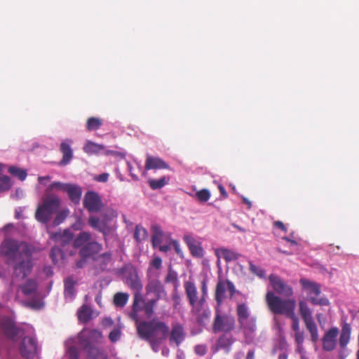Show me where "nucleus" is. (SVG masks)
<instances>
[{
	"mask_svg": "<svg viewBox=\"0 0 359 359\" xmlns=\"http://www.w3.org/2000/svg\"><path fill=\"white\" fill-rule=\"evenodd\" d=\"M136 327L139 337L148 341L154 352L159 351V346L169 333L168 326L156 318L141 321Z\"/></svg>",
	"mask_w": 359,
	"mask_h": 359,
	"instance_id": "f257e3e1",
	"label": "nucleus"
},
{
	"mask_svg": "<svg viewBox=\"0 0 359 359\" xmlns=\"http://www.w3.org/2000/svg\"><path fill=\"white\" fill-rule=\"evenodd\" d=\"M266 303L270 311L275 315H285L292 320V329L295 332H299V320L294 311L296 301L294 299H283L272 292H267L265 297Z\"/></svg>",
	"mask_w": 359,
	"mask_h": 359,
	"instance_id": "f03ea898",
	"label": "nucleus"
},
{
	"mask_svg": "<svg viewBox=\"0 0 359 359\" xmlns=\"http://www.w3.org/2000/svg\"><path fill=\"white\" fill-rule=\"evenodd\" d=\"M29 246L24 242L12 238H6L0 245V255L7 259L8 264H12L23 257H32Z\"/></svg>",
	"mask_w": 359,
	"mask_h": 359,
	"instance_id": "7ed1b4c3",
	"label": "nucleus"
},
{
	"mask_svg": "<svg viewBox=\"0 0 359 359\" xmlns=\"http://www.w3.org/2000/svg\"><path fill=\"white\" fill-rule=\"evenodd\" d=\"M102 339V334L96 329H83L78 334L79 345L87 353V357L90 359H98L102 355L101 350L95 346Z\"/></svg>",
	"mask_w": 359,
	"mask_h": 359,
	"instance_id": "20e7f679",
	"label": "nucleus"
},
{
	"mask_svg": "<svg viewBox=\"0 0 359 359\" xmlns=\"http://www.w3.org/2000/svg\"><path fill=\"white\" fill-rule=\"evenodd\" d=\"M60 199L54 194H46L43 198V204L39 205L35 213V217L41 223H47L55 213L60 205Z\"/></svg>",
	"mask_w": 359,
	"mask_h": 359,
	"instance_id": "39448f33",
	"label": "nucleus"
},
{
	"mask_svg": "<svg viewBox=\"0 0 359 359\" xmlns=\"http://www.w3.org/2000/svg\"><path fill=\"white\" fill-rule=\"evenodd\" d=\"M299 313L305 327L311 334V339L313 343H316L319 339V334L317 325L312 316V311L306 303L303 301L299 302Z\"/></svg>",
	"mask_w": 359,
	"mask_h": 359,
	"instance_id": "423d86ee",
	"label": "nucleus"
},
{
	"mask_svg": "<svg viewBox=\"0 0 359 359\" xmlns=\"http://www.w3.org/2000/svg\"><path fill=\"white\" fill-rule=\"evenodd\" d=\"M234 328V318L227 314H222L220 307L215 306V316L212 323L213 332H223L228 333L233 330Z\"/></svg>",
	"mask_w": 359,
	"mask_h": 359,
	"instance_id": "0eeeda50",
	"label": "nucleus"
},
{
	"mask_svg": "<svg viewBox=\"0 0 359 359\" xmlns=\"http://www.w3.org/2000/svg\"><path fill=\"white\" fill-rule=\"evenodd\" d=\"M303 289L310 297V302L313 304L327 305L329 302L327 299H318L320 294V286L319 284L311 281L306 278H301L299 280Z\"/></svg>",
	"mask_w": 359,
	"mask_h": 359,
	"instance_id": "6e6552de",
	"label": "nucleus"
},
{
	"mask_svg": "<svg viewBox=\"0 0 359 359\" xmlns=\"http://www.w3.org/2000/svg\"><path fill=\"white\" fill-rule=\"evenodd\" d=\"M19 351L21 356L25 359H34L39 353L37 341L32 337H25L22 339Z\"/></svg>",
	"mask_w": 359,
	"mask_h": 359,
	"instance_id": "1a4fd4ad",
	"label": "nucleus"
},
{
	"mask_svg": "<svg viewBox=\"0 0 359 359\" xmlns=\"http://www.w3.org/2000/svg\"><path fill=\"white\" fill-rule=\"evenodd\" d=\"M269 280L273 290V293L286 297V299H290V297L293 295L292 287L283 280L280 277L275 274H271L269 277ZM273 292V291H271Z\"/></svg>",
	"mask_w": 359,
	"mask_h": 359,
	"instance_id": "9d476101",
	"label": "nucleus"
},
{
	"mask_svg": "<svg viewBox=\"0 0 359 359\" xmlns=\"http://www.w3.org/2000/svg\"><path fill=\"white\" fill-rule=\"evenodd\" d=\"M83 205L89 212H97L101 210L103 204L97 193L88 191L84 195Z\"/></svg>",
	"mask_w": 359,
	"mask_h": 359,
	"instance_id": "9b49d317",
	"label": "nucleus"
},
{
	"mask_svg": "<svg viewBox=\"0 0 359 359\" xmlns=\"http://www.w3.org/2000/svg\"><path fill=\"white\" fill-rule=\"evenodd\" d=\"M0 327L5 336L13 341L16 340V337L22 331V329L17 327L15 322L9 317H4L1 319Z\"/></svg>",
	"mask_w": 359,
	"mask_h": 359,
	"instance_id": "f8f14e48",
	"label": "nucleus"
},
{
	"mask_svg": "<svg viewBox=\"0 0 359 359\" xmlns=\"http://www.w3.org/2000/svg\"><path fill=\"white\" fill-rule=\"evenodd\" d=\"M18 261L19 262L13 267L14 273L17 276H20L22 278H25L30 273L32 269L31 257H23Z\"/></svg>",
	"mask_w": 359,
	"mask_h": 359,
	"instance_id": "ddd939ff",
	"label": "nucleus"
},
{
	"mask_svg": "<svg viewBox=\"0 0 359 359\" xmlns=\"http://www.w3.org/2000/svg\"><path fill=\"white\" fill-rule=\"evenodd\" d=\"M339 330L337 327L329 329L323 337V348L327 351H331L336 347V338L338 335Z\"/></svg>",
	"mask_w": 359,
	"mask_h": 359,
	"instance_id": "4468645a",
	"label": "nucleus"
},
{
	"mask_svg": "<svg viewBox=\"0 0 359 359\" xmlns=\"http://www.w3.org/2000/svg\"><path fill=\"white\" fill-rule=\"evenodd\" d=\"M147 294L153 293L157 299H160L166 296V292L163 285L158 279H151L149 280L145 287Z\"/></svg>",
	"mask_w": 359,
	"mask_h": 359,
	"instance_id": "2eb2a0df",
	"label": "nucleus"
},
{
	"mask_svg": "<svg viewBox=\"0 0 359 359\" xmlns=\"http://www.w3.org/2000/svg\"><path fill=\"white\" fill-rule=\"evenodd\" d=\"M102 249V245L96 242L92 241L86 243L79 250L81 257H90L99 253Z\"/></svg>",
	"mask_w": 359,
	"mask_h": 359,
	"instance_id": "dca6fc26",
	"label": "nucleus"
},
{
	"mask_svg": "<svg viewBox=\"0 0 359 359\" xmlns=\"http://www.w3.org/2000/svg\"><path fill=\"white\" fill-rule=\"evenodd\" d=\"M185 333L183 326L178 323H174L170 332L169 339L170 343H175L179 346L184 339Z\"/></svg>",
	"mask_w": 359,
	"mask_h": 359,
	"instance_id": "f3484780",
	"label": "nucleus"
},
{
	"mask_svg": "<svg viewBox=\"0 0 359 359\" xmlns=\"http://www.w3.org/2000/svg\"><path fill=\"white\" fill-rule=\"evenodd\" d=\"M235 342V339L232 334H224L221 335L216 341V351L222 349L226 353H229L231 350V346Z\"/></svg>",
	"mask_w": 359,
	"mask_h": 359,
	"instance_id": "a211bd4d",
	"label": "nucleus"
},
{
	"mask_svg": "<svg viewBox=\"0 0 359 359\" xmlns=\"http://www.w3.org/2000/svg\"><path fill=\"white\" fill-rule=\"evenodd\" d=\"M88 224L94 229L103 233L104 236L110 233V227L106 220H101L95 216H90L88 218Z\"/></svg>",
	"mask_w": 359,
	"mask_h": 359,
	"instance_id": "6ab92c4d",
	"label": "nucleus"
},
{
	"mask_svg": "<svg viewBox=\"0 0 359 359\" xmlns=\"http://www.w3.org/2000/svg\"><path fill=\"white\" fill-rule=\"evenodd\" d=\"M144 168L147 170L152 169H167L170 170L169 165L159 157L147 156L145 161Z\"/></svg>",
	"mask_w": 359,
	"mask_h": 359,
	"instance_id": "aec40b11",
	"label": "nucleus"
},
{
	"mask_svg": "<svg viewBox=\"0 0 359 359\" xmlns=\"http://www.w3.org/2000/svg\"><path fill=\"white\" fill-rule=\"evenodd\" d=\"M184 287L189 304L194 307L198 301V291L196 285L194 283L187 280L184 282Z\"/></svg>",
	"mask_w": 359,
	"mask_h": 359,
	"instance_id": "412c9836",
	"label": "nucleus"
},
{
	"mask_svg": "<svg viewBox=\"0 0 359 359\" xmlns=\"http://www.w3.org/2000/svg\"><path fill=\"white\" fill-rule=\"evenodd\" d=\"M69 200L74 205H79L82 196V189L76 184H69L66 190Z\"/></svg>",
	"mask_w": 359,
	"mask_h": 359,
	"instance_id": "4be33fe9",
	"label": "nucleus"
},
{
	"mask_svg": "<svg viewBox=\"0 0 359 359\" xmlns=\"http://www.w3.org/2000/svg\"><path fill=\"white\" fill-rule=\"evenodd\" d=\"M215 255L218 259L223 258L226 262L235 261L239 258L241 255L232 250L220 248L215 250Z\"/></svg>",
	"mask_w": 359,
	"mask_h": 359,
	"instance_id": "5701e85b",
	"label": "nucleus"
},
{
	"mask_svg": "<svg viewBox=\"0 0 359 359\" xmlns=\"http://www.w3.org/2000/svg\"><path fill=\"white\" fill-rule=\"evenodd\" d=\"M226 289V281L223 280H219L217 283L215 292V299L217 303V306L220 307L223 300L224 299V294Z\"/></svg>",
	"mask_w": 359,
	"mask_h": 359,
	"instance_id": "b1692460",
	"label": "nucleus"
},
{
	"mask_svg": "<svg viewBox=\"0 0 359 359\" xmlns=\"http://www.w3.org/2000/svg\"><path fill=\"white\" fill-rule=\"evenodd\" d=\"M60 151L62 153V159L60 162V165L68 164L73 157V151L70 144L67 142H62L60 144Z\"/></svg>",
	"mask_w": 359,
	"mask_h": 359,
	"instance_id": "393cba45",
	"label": "nucleus"
},
{
	"mask_svg": "<svg viewBox=\"0 0 359 359\" xmlns=\"http://www.w3.org/2000/svg\"><path fill=\"white\" fill-rule=\"evenodd\" d=\"M351 325L345 323L341 328L339 337V345L341 348H344L349 342L351 338Z\"/></svg>",
	"mask_w": 359,
	"mask_h": 359,
	"instance_id": "a878e982",
	"label": "nucleus"
},
{
	"mask_svg": "<svg viewBox=\"0 0 359 359\" xmlns=\"http://www.w3.org/2000/svg\"><path fill=\"white\" fill-rule=\"evenodd\" d=\"M127 285L136 292H140L142 289V282L137 273L131 274L126 278Z\"/></svg>",
	"mask_w": 359,
	"mask_h": 359,
	"instance_id": "bb28decb",
	"label": "nucleus"
},
{
	"mask_svg": "<svg viewBox=\"0 0 359 359\" xmlns=\"http://www.w3.org/2000/svg\"><path fill=\"white\" fill-rule=\"evenodd\" d=\"M93 311L87 305H83L78 311V318L79 320L86 323L92 318Z\"/></svg>",
	"mask_w": 359,
	"mask_h": 359,
	"instance_id": "cd10ccee",
	"label": "nucleus"
},
{
	"mask_svg": "<svg viewBox=\"0 0 359 359\" xmlns=\"http://www.w3.org/2000/svg\"><path fill=\"white\" fill-rule=\"evenodd\" d=\"M236 313L240 325H243L244 321L247 320L249 318L248 308L246 304H238L236 309Z\"/></svg>",
	"mask_w": 359,
	"mask_h": 359,
	"instance_id": "c85d7f7f",
	"label": "nucleus"
},
{
	"mask_svg": "<svg viewBox=\"0 0 359 359\" xmlns=\"http://www.w3.org/2000/svg\"><path fill=\"white\" fill-rule=\"evenodd\" d=\"M69 183L61 182H53L48 185L46 189V194H51L53 191H62L66 193V190Z\"/></svg>",
	"mask_w": 359,
	"mask_h": 359,
	"instance_id": "c756f323",
	"label": "nucleus"
},
{
	"mask_svg": "<svg viewBox=\"0 0 359 359\" xmlns=\"http://www.w3.org/2000/svg\"><path fill=\"white\" fill-rule=\"evenodd\" d=\"M37 288L36 281L29 279L24 285H20V289L25 295H31L35 293Z\"/></svg>",
	"mask_w": 359,
	"mask_h": 359,
	"instance_id": "7c9ffc66",
	"label": "nucleus"
},
{
	"mask_svg": "<svg viewBox=\"0 0 359 359\" xmlns=\"http://www.w3.org/2000/svg\"><path fill=\"white\" fill-rule=\"evenodd\" d=\"M153 235L151 238L152 245L154 248H157L162 243L163 232L158 226H154L152 227Z\"/></svg>",
	"mask_w": 359,
	"mask_h": 359,
	"instance_id": "2f4dec72",
	"label": "nucleus"
},
{
	"mask_svg": "<svg viewBox=\"0 0 359 359\" xmlns=\"http://www.w3.org/2000/svg\"><path fill=\"white\" fill-rule=\"evenodd\" d=\"M75 284L76 282L74 280L72 277H67L64 280L65 285V295L66 297H72L75 293Z\"/></svg>",
	"mask_w": 359,
	"mask_h": 359,
	"instance_id": "473e14b6",
	"label": "nucleus"
},
{
	"mask_svg": "<svg viewBox=\"0 0 359 359\" xmlns=\"http://www.w3.org/2000/svg\"><path fill=\"white\" fill-rule=\"evenodd\" d=\"M103 123V121L100 118L90 117L86 121V127L87 130L93 131L98 130Z\"/></svg>",
	"mask_w": 359,
	"mask_h": 359,
	"instance_id": "72a5a7b5",
	"label": "nucleus"
},
{
	"mask_svg": "<svg viewBox=\"0 0 359 359\" xmlns=\"http://www.w3.org/2000/svg\"><path fill=\"white\" fill-rule=\"evenodd\" d=\"M90 238L91 234L89 232H81L74 241V246L75 248H82L84 245H86V243H88Z\"/></svg>",
	"mask_w": 359,
	"mask_h": 359,
	"instance_id": "f704fd0d",
	"label": "nucleus"
},
{
	"mask_svg": "<svg viewBox=\"0 0 359 359\" xmlns=\"http://www.w3.org/2000/svg\"><path fill=\"white\" fill-rule=\"evenodd\" d=\"M159 299L157 298L151 299L148 300L147 302L144 301L143 305V311L147 318H151L154 313V308L156 306L157 302Z\"/></svg>",
	"mask_w": 359,
	"mask_h": 359,
	"instance_id": "c9c22d12",
	"label": "nucleus"
},
{
	"mask_svg": "<svg viewBox=\"0 0 359 359\" xmlns=\"http://www.w3.org/2000/svg\"><path fill=\"white\" fill-rule=\"evenodd\" d=\"M104 149V147L101 144L88 141L83 147V151L88 154H98Z\"/></svg>",
	"mask_w": 359,
	"mask_h": 359,
	"instance_id": "e433bc0d",
	"label": "nucleus"
},
{
	"mask_svg": "<svg viewBox=\"0 0 359 359\" xmlns=\"http://www.w3.org/2000/svg\"><path fill=\"white\" fill-rule=\"evenodd\" d=\"M129 295L124 292H117L114 296L113 302L117 307L123 308L127 304Z\"/></svg>",
	"mask_w": 359,
	"mask_h": 359,
	"instance_id": "4c0bfd02",
	"label": "nucleus"
},
{
	"mask_svg": "<svg viewBox=\"0 0 359 359\" xmlns=\"http://www.w3.org/2000/svg\"><path fill=\"white\" fill-rule=\"evenodd\" d=\"M168 180L169 178L163 176L158 180L150 179L148 181V184L151 189L156 190L163 187L168 183Z\"/></svg>",
	"mask_w": 359,
	"mask_h": 359,
	"instance_id": "58836bf2",
	"label": "nucleus"
},
{
	"mask_svg": "<svg viewBox=\"0 0 359 359\" xmlns=\"http://www.w3.org/2000/svg\"><path fill=\"white\" fill-rule=\"evenodd\" d=\"M144 303V299L140 292H135L134 294L133 302L132 305V309L137 311H140L143 310V306Z\"/></svg>",
	"mask_w": 359,
	"mask_h": 359,
	"instance_id": "ea45409f",
	"label": "nucleus"
},
{
	"mask_svg": "<svg viewBox=\"0 0 359 359\" xmlns=\"http://www.w3.org/2000/svg\"><path fill=\"white\" fill-rule=\"evenodd\" d=\"M8 172L13 176L17 177L21 181L25 180L27 175L25 170L21 169L16 166L9 167Z\"/></svg>",
	"mask_w": 359,
	"mask_h": 359,
	"instance_id": "a19ab883",
	"label": "nucleus"
},
{
	"mask_svg": "<svg viewBox=\"0 0 359 359\" xmlns=\"http://www.w3.org/2000/svg\"><path fill=\"white\" fill-rule=\"evenodd\" d=\"M245 333H253L256 330V320L252 318L244 321L243 325H241Z\"/></svg>",
	"mask_w": 359,
	"mask_h": 359,
	"instance_id": "79ce46f5",
	"label": "nucleus"
},
{
	"mask_svg": "<svg viewBox=\"0 0 359 359\" xmlns=\"http://www.w3.org/2000/svg\"><path fill=\"white\" fill-rule=\"evenodd\" d=\"M147 237V231L144 227L137 225L135 227L134 238L137 242L145 240Z\"/></svg>",
	"mask_w": 359,
	"mask_h": 359,
	"instance_id": "37998d69",
	"label": "nucleus"
},
{
	"mask_svg": "<svg viewBox=\"0 0 359 359\" xmlns=\"http://www.w3.org/2000/svg\"><path fill=\"white\" fill-rule=\"evenodd\" d=\"M165 283H171L174 285V288H178L179 280L177 273L175 271L169 270L165 278Z\"/></svg>",
	"mask_w": 359,
	"mask_h": 359,
	"instance_id": "c03bdc74",
	"label": "nucleus"
},
{
	"mask_svg": "<svg viewBox=\"0 0 359 359\" xmlns=\"http://www.w3.org/2000/svg\"><path fill=\"white\" fill-rule=\"evenodd\" d=\"M12 186L11 179L8 176H0V192H4L9 190Z\"/></svg>",
	"mask_w": 359,
	"mask_h": 359,
	"instance_id": "a18cd8bd",
	"label": "nucleus"
},
{
	"mask_svg": "<svg viewBox=\"0 0 359 359\" xmlns=\"http://www.w3.org/2000/svg\"><path fill=\"white\" fill-rule=\"evenodd\" d=\"M189 251L193 257L197 258H202L204 255V250L201 242L189 249Z\"/></svg>",
	"mask_w": 359,
	"mask_h": 359,
	"instance_id": "49530a36",
	"label": "nucleus"
},
{
	"mask_svg": "<svg viewBox=\"0 0 359 359\" xmlns=\"http://www.w3.org/2000/svg\"><path fill=\"white\" fill-rule=\"evenodd\" d=\"M201 296L200 299H198V304L201 306H202L206 301V297H207V293H208V286H207V283H206L205 280H203L201 282Z\"/></svg>",
	"mask_w": 359,
	"mask_h": 359,
	"instance_id": "de8ad7c7",
	"label": "nucleus"
},
{
	"mask_svg": "<svg viewBox=\"0 0 359 359\" xmlns=\"http://www.w3.org/2000/svg\"><path fill=\"white\" fill-rule=\"evenodd\" d=\"M249 270L259 278L265 277V271L255 265L251 261L249 262Z\"/></svg>",
	"mask_w": 359,
	"mask_h": 359,
	"instance_id": "09e8293b",
	"label": "nucleus"
},
{
	"mask_svg": "<svg viewBox=\"0 0 359 359\" xmlns=\"http://www.w3.org/2000/svg\"><path fill=\"white\" fill-rule=\"evenodd\" d=\"M196 196L200 202L205 203L210 199V193L208 189H203L200 191H198L196 193Z\"/></svg>",
	"mask_w": 359,
	"mask_h": 359,
	"instance_id": "8fccbe9b",
	"label": "nucleus"
},
{
	"mask_svg": "<svg viewBox=\"0 0 359 359\" xmlns=\"http://www.w3.org/2000/svg\"><path fill=\"white\" fill-rule=\"evenodd\" d=\"M183 241L187 244L189 250L191 249L193 246L197 245V243H199L200 241L196 239L191 234H186L183 236Z\"/></svg>",
	"mask_w": 359,
	"mask_h": 359,
	"instance_id": "3c124183",
	"label": "nucleus"
},
{
	"mask_svg": "<svg viewBox=\"0 0 359 359\" xmlns=\"http://www.w3.org/2000/svg\"><path fill=\"white\" fill-rule=\"evenodd\" d=\"M62 252L61 249L57 247H53L50 252V257L54 264L58 262V257L62 256Z\"/></svg>",
	"mask_w": 359,
	"mask_h": 359,
	"instance_id": "603ef678",
	"label": "nucleus"
},
{
	"mask_svg": "<svg viewBox=\"0 0 359 359\" xmlns=\"http://www.w3.org/2000/svg\"><path fill=\"white\" fill-rule=\"evenodd\" d=\"M210 316L211 311L209 309L203 310L198 314L197 320L200 324H203L210 318Z\"/></svg>",
	"mask_w": 359,
	"mask_h": 359,
	"instance_id": "864d4df0",
	"label": "nucleus"
},
{
	"mask_svg": "<svg viewBox=\"0 0 359 359\" xmlns=\"http://www.w3.org/2000/svg\"><path fill=\"white\" fill-rule=\"evenodd\" d=\"M69 214V210L68 209L63 210L60 211L59 213L57 214L55 219L54 223L55 224H59L63 220L67 217V215Z\"/></svg>",
	"mask_w": 359,
	"mask_h": 359,
	"instance_id": "5fc2aeb1",
	"label": "nucleus"
},
{
	"mask_svg": "<svg viewBox=\"0 0 359 359\" xmlns=\"http://www.w3.org/2000/svg\"><path fill=\"white\" fill-rule=\"evenodd\" d=\"M172 299L173 301V307L177 309L181 304V297L178 292V288H174L172 294Z\"/></svg>",
	"mask_w": 359,
	"mask_h": 359,
	"instance_id": "6e6d98bb",
	"label": "nucleus"
},
{
	"mask_svg": "<svg viewBox=\"0 0 359 359\" xmlns=\"http://www.w3.org/2000/svg\"><path fill=\"white\" fill-rule=\"evenodd\" d=\"M121 330L118 328H114L109 334V340L114 343L118 341L121 338Z\"/></svg>",
	"mask_w": 359,
	"mask_h": 359,
	"instance_id": "4d7b16f0",
	"label": "nucleus"
},
{
	"mask_svg": "<svg viewBox=\"0 0 359 359\" xmlns=\"http://www.w3.org/2000/svg\"><path fill=\"white\" fill-rule=\"evenodd\" d=\"M294 341L297 344L298 348H302L304 341V333L303 331H299L294 333Z\"/></svg>",
	"mask_w": 359,
	"mask_h": 359,
	"instance_id": "13d9d810",
	"label": "nucleus"
},
{
	"mask_svg": "<svg viewBox=\"0 0 359 359\" xmlns=\"http://www.w3.org/2000/svg\"><path fill=\"white\" fill-rule=\"evenodd\" d=\"M67 355L69 359H79V351L76 347L72 346L68 348Z\"/></svg>",
	"mask_w": 359,
	"mask_h": 359,
	"instance_id": "bf43d9fd",
	"label": "nucleus"
},
{
	"mask_svg": "<svg viewBox=\"0 0 359 359\" xmlns=\"http://www.w3.org/2000/svg\"><path fill=\"white\" fill-rule=\"evenodd\" d=\"M65 233L66 231H65L63 233H61L60 232H52L50 234V238L56 242H62V238L65 237Z\"/></svg>",
	"mask_w": 359,
	"mask_h": 359,
	"instance_id": "052dcab7",
	"label": "nucleus"
},
{
	"mask_svg": "<svg viewBox=\"0 0 359 359\" xmlns=\"http://www.w3.org/2000/svg\"><path fill=\"white\" fill-rule=\"evenodd\" d=\"M194 351L197 355L202 356L206 353L207 348L204 345H197L195 346Z\"/></svg>",
	"mask_w": 359,
	"mask_h": 359,
	"instance_id": "680f3d73",
	"label": "nucleus"
},
{
	"mask_svg": "<svg viewBox=\"0 0 359 359\" xmlns=\"http://www.w3.org/2000/svg\"><path fill=\"white\" fill-rule=\"evenodd\" d=\"M151 266L155 268L156 269H159L162 266V259L159 257H156L153 259L151 262Z\"/></svg>",
	"mask_w": 359,
	"mask_h": 359,
	"instance_id": "e2e57ef3",
	"label": "nucleus"
},
{
	"mask_svg": "<svg viewBox=\"0 0 359 359\" xmlns=\"http://www.w3.org/2000/svg\"><path fill=\"white\" fill-rule=\"evenodd\" d=\"M226 289L229 290L231 297L233 296V294L236 292V288H235L234 284L229 280H226Z\"/></svg>",
	"mask_w": 359,
	"mask_h": 359,
	"instance_id": "0e129e2a",
	"label": "nucleus"
},
{
	"mask_svg": "<svg viewBox=\"0 0 359 359\" xmlns=\"http://www.w3.org/2000/svg\"><path fill=\"white\" fill-rule=\"evenodd\" d=\"M100 258H101L104 264L107 265L111 259V253L104 252L100 256Z\"/></svg>",
	"mask_w": 359,
	"mask_h": 359,
	"instance_id": "69168bd1",
	"label": "nucleus"
},
{
	"mask_svg": "<svg viewBox=\"0 0 359 359\" xmlns=\"http://www.w3.org/2000/svg\"><path fill=\"white\" fill-rule=\"evenodd\" d=\"M109 174L107 172L100 174L95 177V180L100 182H106L108 180Z\"/></svg>",
	"mask_w": 359,
	"mask_h": 359,
	"instance_id": "338daca9",
	"label": "nucleus"
},
{
	"mask_svg": "<svg viewBox=\"0 0 359 359\" xmlns=\"http://www.w3.org/2000/svg\"><path fill=\"white\" fill-rule=\"evenodd\" d=\"M140 311H135L132 309V311L128 313L129 317L134 321L137 323V325L140 323L138 318V313Z\"/></svg>",
	"mask_w": 359,
	"mask_h": 359,
	"instance_id": "774afa93",
	"label": "nucleus"
}]
</instances>
